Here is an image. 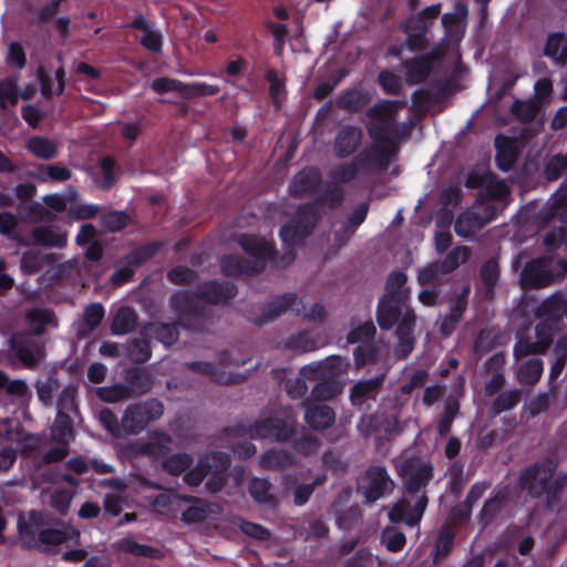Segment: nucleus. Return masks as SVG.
I'll use <instances>...</instances> for the list:
<instances>
[{
    "label": "nucleus",
    "mask_w": 567,
    "mask_h": 567,
    "mask_svg": "<svg viewBox=\"0 0 567 567\" xmlns=\"http://www.w3.org/2000/svg\"><path fill=\"white\" fill-rule=\"evenodd\" d=\"M238 293L237 286L229 280H204L193 290H177L171 295L168 305L181 328L198 333H212L216 316L208 306H224Z\"/></svg>",
    "instance_id": "nucleus-1"
},
{
    "label": "nucleus",
    "mask_w": 567,
    "mask_h": 567,
    "mask_svg": "<svg viewBox=\"0 0 567 567\" xmlns=\"http://www.w3.org/2000/svg\"><path fill=\"white\" fill-rule=\"evenodd\" d=\"M320 219V214L315 203L300 205L293 216L279 229V237L286 247L280 260L275 261V268L284 269L291 265L296 257V246L309 237Z\"/></svg>",
    "instance_id": "nucleus-2"
},
{
    "label": "nucleus",
    "mask_w": 567,
    "mask_h": 567,
    "mask_svg": "<svg viewBox=\"0 0 567 567\" xmlns=\"http://www.w3.org/2000/svg\"><path fill=\"white\" fill-rule=\"evenodd\" d=\"M557 467L558 456L555 454L548 455L522 471L519 486L526 489L533 498L545 495L547 505L551 506L556 503L564 487L563 480L554 478Z\"/></svg>",
    "instance_id": "nucleus-3"
},
{
    "label": "nucleus",
    "mask_w": 567,
    "mask_h": 567,
    "mask_svg": "<svg viewBox=\"0 0 567 567\" xmlns=\"http://www.w3.org/2000/svg\"><path fill=\"white\" fill-rule=\"evenodd\" d=\"M399 102L382 100L367 111V131L373 142L396 143L391 135L395 132V113Z\"/></svg>",
    "instance_id": "nucleus-4"
},
{
    "label": "nucleus",
    "mask_w": 567,
    "mask_h": 567,
    "mask_svg": "<svg viewBox=\"0 0 567 567\" xmlns=\"http://www.w3.org/2000/svg\"><path fill=\"white\" fill-rule=\"evenodd\" d=\"M164 404L158 399H148L130 404L122 415V427L126 435H137L146 426L162 417Z\"/></svg>",
    "instance_id": "nucleus-5"
},
{
    "label": "nucleus",
    "mask_w": 567,
    "mask_h": 567,
    "mask_svg": "<svg viewBox=\"0 0 567 567\" xmlns=\"http://www.w3.org/2000/svg\"><path fill=\"white\" fill-rule=\"evenodd\" d=\"M198 462L206 472V491L213 494L223 491L228 482L230 456L225 452L213 451L200 456Z\"/></svg>",
    "instance_id": "nucleus-6"
},
{
    "label": "nucleus",
    "mask_w": 567,
    "mask_h": 567,
    "mask_svg": "<svg viewBox=\"0 0 567 567\" xmlns=\"http://www.w3.org/2000/svg\"><path fill=\"white\" fill-rule=\"evenodd\" d=\"M398 151L396 143L373 142L363 148L354 158L363 173L385 172Z\"/></svg>",
    "instance_id": "nucleus-7"
},
{
    "label": "nucleus",
    "mask_w": 567,
    "mask_h": 567,
    "mask_svg": "<svg viewBox=\"0 0 567 567\" xmlns=\"http://www.w3.org/2000/svg\"><path fill=\"white\" fill-rule=\"evenodd\" d=\"M238 244L249 256L248 259H250V262L259 272H262L266 269L268 261L272 267H275V261L280 260L281 254L276 250L275 246L256 235H240Z\"/></svg>",
    "instance_id": "nucleus-8"
},
{
    "label": "nucleus",
    "mask_w": 567,
    "mask_h": 567,
    "mask_svg": "<svg viewBox=\"0 0 567 567\" xmlns=\"http://www.w3.org/2000/svg\"><path fill=\"white\" fill-rule=\"evenodd\" d=\"M470 285H464L461 291L449 301V312L436 322L439 333L449 338L456 330L468 306Z\"/></svg>",
    "instance_id": "nucleus-9"
},
{
    "label": "nucleus",
    "mask_w": 567,
    "mask_h": 567,
    "mask_svg": "<svg viewBox=\"0 0 567 567\" xmlns=\"http://www.w3.org/2000/svg\"><path fill=\"white\" fill-rule=\"evenodd\" d=\"M322 184L323 178L320 169L316 166H305L290 179L288 193L293 198L318 195L321 192Z\"/></svg>",
    "instance_id": "nucleus-10"
},
{
    "label": "nucleus",
    "mask_w": 567,
    "mask_h": 567,
    "mask_svg": "<svg viewBox=\"0 0 567 567\" xmlns=\"http://www.w3.org/2000/svg\"><path fill=\"white\" fill-rule=\"evenodd\" d=\"M295 433V429L288 422L279 417H266L255 422L249 427L252 439L270 440L272 442H286Z\"/></svg>",
    "instance_id": "nucleus-11"
},
{
    "label": "nucleus",
    "mask_w": 567,
    "mask_h": 567,
    "mask_svg": "<svg viewBox=\"0 0 567 567\" xmlns=\"http://www.w3.org/2000/svg\"><path fill=\"white\" fill-rule=\"evenodd\" d=\"M427 503L429 498L424 492L417 498L413 507L410 506V502L406 498H401L389 512V519L394 524L404 523L408 526L413 527L422 519L427 507Z\"/></svg>",
    "instance_id": "nucleus-12"
},
{
    "label": "nucleus",
    "mask_w": 567,
    "mask_h": 567,
    "mask_svg": "<svg viewBox=\"0 0 567 567\" xmlns=\"http://www.w3.org/2000/svg\"><path fill=\"white\" fill-rule=\"evenodd\" d=\"M408 311H413L406 300L381 297L377 306V322L382 330H391L399 326Z\"/></svg>",
    "instance_id": "nucleus-13"
},
{
    "label": "nucleus",
    "mask_w": 567,
    "mask_h": 567,
    "mask_svg": "<svg viewBox=\"0 0 567 567\" xmlns=\"http://www.w3.org/2000/svg\"><path fill=\"white\" fill-rule=\"evenodd\" d=\"M440 59V52L432 50L429 53L405 60L403 62L405 82L410 85L424 82L431 74L434 63Z\"/></svg>",
    "instance_id": "nucleus-14"
},
{
    "label": "nucleus",
    "mask_w": 567,
    "mask_h": 567,
    "mask_svg": "<svg viewBox=\"0 0 567 567\" xmlns=\"http://www.w3.org/2000/svg\"><path fill=\"white\" fill-rule=\"evenodd\" d=\"M509 502L507 486H497L488 498L485 499L481 511L476 515L477 523L483 529L491 526Z\"/></svg>",
    "instance_id": "nucleus-15"
},
{
    "label": "nucleus",
    "mask_w": 567,
    "mask_h": 567,
    "mask_svg": "<svg viewBox=\"0 0 567 567\" xmlns=\"http://www.w3.org/2000/svg\"><path fill=\"white\" fill-rule=\"evenodd\" d=\"M368 485L363 487L365 503H374L394 487L385 467L373 465L365 471Z\"/></svg>",
    "instance_id": "nucleus-16"
},
{
    "label": "nucleus",
    "mask_w": 567,
    "mask_h": 567,
    "mask_svg": "<svg viewBox=\"0 0 567 567\" xmlns=\"http://www.w3.org/2000/svg\"><path fill=\"white\" fill-rule=\"evenodd\" d=\"M363 132L355 125H344L336 134L333 154L337 158L353 155L362 144Z\"/></svg>",
    "instance_id": "nucleus-17"
},
{
    "label": "nucleus",
    "mask_w": 567,
    "mask_h": 567,
    "mask_svg": "<svg viewBox=\"0 0 567 567\" xmlns=\"http://www.w3.org/2000/svg\"><path fill=\"white\" fill-rule=\"evenodd\" d=\"M551 272L540 258L529 260L520 272L519 282L524 289H539L550 285Z\"/></svg>",
    "instance_id": "nucleus-18"
},
{
    "label": "nucleus",
    "mask_w": 567,
    "mask_h": 567,
    "mask_svg": "<svg viewBox=\"0 0 567 567\" xmlns=\"http://www.w3.org/2000/svg\"><path fill=\"white\" fill-rule=\"evenodd\" d=\"M566 297L556 292L544 299L535 309V318L560 328L565 317Z\"/></svg>",
    "instance_id": "nucleus-19"
},
{
    "label": "nucleus",
    "mask_w": 567,
    "mask_h": 567,
    "mask_svg": "<svg viewBox=\"0 0 567 567\" xmlns=\"http://www.w3.org/2000/svg\"><path fill=\"white\" fill-rule=\"evenodd\" d=\"M415 313L414 311H408L404 318L400 321L396 327L398 342L394 346L393 352L398 360H403L410 355L414 348L413 331L415 327Z\"/></svg>",
    "instance_id": "nucleus-20"
},
{
    "label": "nucleus",
    "mask_w": 567,
    "mask_h": 567,
    "mask_svg": "<svg viewBox=\"0 0 567 567\" xmlns=\"http://www.w3.org/2000/svg\"><path fill=\"white\" fill-rule=\"evenodd\" d=\"M305 406V421L309 427L322 431L333 425L336 413L331 406L324 403L310 402V400L306 402Z\"/></svg>",
    "instance_id": "nucleus-21"
},
{
    "label": "nucleus",
    "mask_w": 567,
    "mask_h": 567,
    "mask_svg": "<svg viewBox=\"0 0 567 567\" xmlns=\"http://www.w3.org/2000/svg\"><path fill=\"white\" fill-rule=\"evenodd\" d=\"M296 302L297 296L293 292L277 296L274 300L269 301L264 311L256 318H252L251 321L258 327L268 324L288 311Z\"/></svg>",
    "instance_id": "nucleus-22"
},
{
    "label": "nucleus",
    "mask_w": 567,
    "mask_h": 567,
    "mask_svg": "<svg viewBox=\"0 0 567 567\" xmlns=\"http://www.w3.org/2000/svg\"><path fill=\"white\" fill-rule=\"evenodd\" d=\"M123 379L132 399L148 393L153 388V377L145 368H127L123 371Z\"/></svg>",
    "instance_id": "nucleus-23"
},
{
    "label": "nucleus",
    "mask_w": 567,
    "mask_h": 567,
    "mask_svg": "<svg viewBox=\"0 0 567 567\" xmlns=\"http://www.w3.org/2000/svg\"><path fill=\"white\" fill-rule=\"evenodd\" d=\"M385 380V373L368 380L358 381L350 391L352 405L361 408L368 400H375Z\"/></svg>",
    "instance_id": "nucleus-24"
},
{
    "label": "nucleus",
    "mask_w": 567,
    "mask_h": 567,
    "mask_svg": "<svg viewBox=\"0 0 567 567\" xmlns=\"http://www.w3.org/2000/svg\"><path fill=\"white\" fill-rule=\"evenodd\" d=\"M178 327L181 324L176 322H151L141 332V336L152 337L161 342L165 348H169L175 344L179 338Z\"/></svg>",
    "instance_id": "nucleus-25"
},
{
    "label": "nucleus",
    "mask_w": 567,
    "mask_h": 567,
    "mask_svg": "<svg viewBox=\"0 0 567 567\" xmlns=\"http://www.w3.org/2000/svg\"><path fill=\"white\" fill-rule=\"evenodd\" d=\"M31 236L37 245L43 247L63 248L68 244L66 231L55 225L34 227Z\"/></svg>",
    "instance_id": "nucleus-26"
},
{
    "label": "nucleus",
    "mask_w": 567,
    "mask_h": 567,
    "mask_svg": "<svg viewBox=\"0 0 567 567\" xmlns=\"http://www.w3.org/2000/svg\"><path fill=\"white\" fill-rule=\"evenodd\" d=\"M434 467L431 462H419L404 480V488L409 494H416L424 489L433 478Z\"/></svg>",
    "instance_id": "nucleus-27"
},
{
    "label": "nucleus",
    "mask_w": 567,
    "mask_h": 567,
    "mask_svg": "<svg viewBox=\"0 0 567 567\" xmlns=\"http://www.w3.org/2000/svg\"><path fill=\"white\" fill-rule=\"evenodd\" d=\"M43 524V514L34 509H32L29 513V522H24L21 519L18 522V532L21 539L22 548L28 550L38 548L37 533L39 530L37 529V527H40Z\"/></svg>",
    "instance_id": "nucleus-28"
},
{
    "label": "nucleus",
    "mask_w": 567,
    "mask_h": 567,
    "mask_svg": "<svg viewBox=\"0 0 567 567\" xmlns=\"http://www.w3.org/2000/svg\"><path fill=\"white\" fill-rule=\"evenodd\" d=\"M343 365V359L339 355L328 357L319 363H311L301 369V375L310 380L324 378L326 375L334 377L340 373Z\"/></svg>",
    "instance_id": "nucleus-29"
},
{
    "label": "nucleus",
    "mask_w": 567,
    "mask_h": 567,
    "mask_svg": "<svg viewBox=\"0 0 567 567\" xmlns=\"http://www.w3.org/2000/svg\"><path fill=\"white\" fill-rule=\"evenodd\" d=\"M173 439L165 432H158L154 437L140 446V453L154 461L166 460L172 452Z\"/></svg>",
    "instance_id": "nucleus-30"
},
{
    "label": "nucleus",
    "mask_w": 567,
    "mask_h": 567,
    "mask_svg": "<svg viewBox=\"0 0 567 567\" xmlns=\"http://www.w3.org/2000/svg\"><path fill=\"white\" fill-rule=\"evenodd\" d=\"M496 155L495 164L502 172H508L517 161V150L514 142L503 135H498L495 141Z\"/></svg>",
    "instance_id": "nucleus-31"
},
{
    "label": "nucleus",
    "mask_w": 567,
    "mask_h": 567,
    "mask_svg": "<svg viewBox=\"0 0 567 567\" xmlns=\"http://www.w3.org/2000/svg\"><path fill=\"white\" fill-rule=\"evenodd\" d=\"M220 270L226 276H239V275H258L255 266L250 262V259L241 257L239 255H225L220 259Z\"/></svg>",
    "instance_id": "nucleus-32"
},
{
    "label": "nucleus",
    "mask_w": 567,
    "mask_h": 567,
    "mask_svg": "<svg viewBox=\"0 0 567 567\" xmlns=\"http://www.w3.org/2000/svg\"><path fill=\"white\" fill-rule=\"evenodd\" d=\"M51 439L59 445H70L74 440L73 420L71 415L56 413L50 429Z\"/></svg>",
    "instance_id": "nucleus-33"
},
{
    "label": "nucleus",
    "mask_w": 567,
    "mask_h": 567,
    "mask_svg": "<svg viewBox=\"0 0 567 567\" xmlns=\"http://www.w3.org/2000/svg\"><path fill=\"white\" fill-rule=\"evenodd\" d=\"M13 352L23 367L30 370L37 369L43 357L42 349L35 342H18L13 346Z\"/></svg>",
    "instance_id": "nucleus-34"
},
{
    "label": "nucleus",
    "mask_w": 567,
    "mask_h": 567,
    "mask_svg": "<svg viewBox=\"0 0 567 567\" xmlns=\"http://www.w3.org/2000/svg\"><path fill=\"white\" fill-rule=\"evenodd\" d=\"M408 276L403 271L391 272L385 281L384 293L381 297L406 300L410 299V290L405 287Z\"/></svg>",
    "instance_id": "nucleus-35"
},
{
    "label": "nucleus",
    "mask_w": 567,
    "mask_h": 567,
    "mask_svg": "<svg viewBox=\"0 0 567 567\" xmlns=\"http://www.w3.org/2000/svg\"><path fill=\"white\" fill-rule=\"evenodd\" d=\"M259 464L264 470H280L293 465L295 456L286 450L270 449L260 455Z\"/></svg>",
    "instance_id": "nucleus-36"
},
{
    "label": "nucleus",
    "mask_w": 567,
    "mask_h": 567,
    "mask_svg": "<svg viewBox=\"0 0 567 567\" xmlns=\"http://www.w3.org/2000/svg\"><path fill=\"white\" fill-rule=\"evenodd\" d=\"M370 102V97L367 93L361 91L349 89L343 91L337 99V106L349 113H357L363 110Z\"/></svg>",
    "instance_id": "nucleus-37"
},
{
    "label": "nucleus",
    "mask_w": 567,
    "mask_h": 567,
    "mask_svg": "<svg viewBox=\"0 0 567 567\" xmlns=\"http://www.w3.org/2000/svg\"><path fill=\"white\" fill-rule=\"evenodd\" d=\"M184 367L194 373H198L202 375L210 377L214 381L219 384H229L231 383V378L225 371H223L218 365L212 362L206 361H190L185 362Z\"/></svg>",
    "instance_id": "nucleus-38"
},
{
    "label": "nucleus",
    "mask_w": 567,
    "mask_h": 567,
    "mask_svg": "<svg viewBox=\"0 0 567 567\" xmlns=\"http://www.w3.org/2000/svg\"><path fill=\"white\" fill-rule=\"evenodd\" d=\"M272 484L267 478L254 477L248 486L249 495L260 505L274 506L276 496L271 493Z\"/></svg>",
    "instance_id": "nucleus-39"
},
{
    "label": "nucleus",
    "mask_w": 567,
    "mask_h": 567,
    "mask_svg": "<svg viewBox=\"0 0 567 567\" xmlns=\"http://www.w3.org/2000/svg\"><path fill=\"white\" fill-rule=\"evenodd\" d=\"M501 269L496 258H488L480 269V280L485 290L486 297L494 295L495 287L499 280Z\"/></svg>",
    "instance_id": "nucleus-40"
},
{
    "label": "nucleus",
    "mask_w": 567,
    "mask_h": 567,
    "mask_svg": "<svg viewBox=\"0 0 567 567\" xmlns=\"http://www.w3.org/2000/svg\"><path fill=\"white\" fill-rule=\"evenodd\" d=\"M137 315L130 307H121L114 315L111 331L113 334H126L135 329Z\"/></svg>",
    "instance_id": "nucleus-41"
},
{
    "label": "nucleus",
    "mask_w": 567,
    "mask_h": 567,
    "mask_svg": "<svg viewBox=\"0 0 567 567\" xmlns=\"http://www.w3.org/2000/svg\"><path fill=\"white\" fill-rule=\"evenodd\" d=\"M543 370L544 364L540 359H529L518 368L517 380L522 385L533 386L540 380Z\"/></svg>",
    "instance_id": "nucleus-42"
},
{
    "label": "nucleus",
    "mask_w": 567,
    "mask_h": 567,
    "mask_svg": "<svg viewBox=\"0 0 567 567\" xmlns=\"http://www.w3.org/2000/svg\"><path fill=\"white\" fill-rule=\"evenodd\" d=\"M116 547L120 551L131 554L136 557H146L152 559L161 557V550L158 548L140 544L131 537L120 539Z\"/></svg>",
    "instance_id": "nucleus-43"
},
{
    "label": "nucleus",
    "mask_w": 567,
    "mask_h": 567,
    "mask_svg": "<svg viewBox=\"0 0 567 567\" xmlns=\"http://www.w3.org/2000/svg\"><path fill=\"white\" fill-rule=\"evenodd\" d=\"M127 358L134 363H145L152 357L151 340L147 336L134 338L127 343Z\"/></svg>",
    "instance_id": "nucleus-44"
},
{
    "label": "nucleus",
    "mask_w": 567,
    "mask_h": 567,
    "mask_svg": "<svg viewBox=\"0 0 567 567\" xmlns=\"http://www.w3.org/2000/svg\"><path fill=\"white\" fill-rule=\"evenodd\" d=\"M460 413V402L456 398L450 395L444 402L443 413L437 421V433L441 437L446 436L452 429V424Z\"/></svg>",
    "instance_id": "nucleus-45"
},
{
    "label": "nucleus",
    "mask_w": 567,
    "mask_h": 567,
    "mask_svg": "<svg viewBox=\"0 0 567 567\" xmlns=\"http://www.w3.org/2000/svg\"><path fill=\"white\" fill-rule=\"evenodd\" d=\"M343 202V188L333 182H329L326 185L324 192L322 194L319 193L313 203L317 208L318 205H327L329 209L336 210L342 206Z\"/></svg>",
    "instance_id": "nucleus-46"
},
{
    "label": "nucleus",
    "mask_w": 567,
    "mask_h": 567,
    "mask_svg": "<svg viewBox=\"0 0 567 567\" xmlns=\"http://www.w3.org/2000/svg\"><path fill=\"white\" fill-rule=\"evenodd\" d=\"M471 248L467 246H456L451 249L441 262H439L440 271L442 275L453 272L462 262H465L471 257Z\"/></svg>",
    "instance_id": "nucleus-47"
},
{
    "label": "nucleus",
    "mask_w": 567,
    "mask_h": 567,
    "mask_svg": "<svg viewBox=\"0 0 567 567\" xmlns=\"http://www.w3.org/2000/svg\"><path fill=\"white\" fill-rule=\"evenodd\" d=\"M162 247L163 243L157 240L141 245L126 256V261L130 266L140 267L156 256Z\"/></svg>",
    "instance_id": "nucleus-48"
},
{
    "label": "nucleus",
    "mask_w": 567,
    "mask_h": 567,
    "mask_svg": "<svg viewBox=\"0 0 567 567\" xmlns=\"http://www.w3.org/2000/svg\"><path fill=\"white\" fill-rule=\"evenodd\" d=\"M27 150L35 157L41 159H52L58 155L56 145L43 136H32L27 143Z\"/></svg>",
    "instance_id": "nucleus-49"
},
{
    "label": "nucleus",
    "mask_w": 567,
    "mask_h": 567,
    "mask_svg": "<svg viewBox=\"0 0 567 567\" xmlns=\"http://www.w3.org/2000/svg\"><path fill=\"white\" fill-rule=\"evenodd\" d=\"M341 393V385L336 380L328 378L319 381L311 391V402L323 403L334 399Z\"/></svg>",
    "instance_id": "nucleus-50"
},
{
    "label": "nucleus",
    "mask_w": 567,
    "mask_h": 567,
    "mask_svg": "<svg viewBox=\"0 0 567 567\" xmlns=\"http://www.w3.org/2000/svg\"><path fill=\"white\" fill-rule=\"evenodd\" d=\"M104 315V307L100 302L86 306L83 311V321L79 333L87 334L95 330L102 322Z\"/></svg>",
    "instance_id": "nucleus-51"
},
{
    "label": "nucleus",
    "mask_w": 567,
    "mask_h": 567,
    "mask_svg": "<svg viewBox=\"0 0 567 567\" xmlns=\"http://www.w3.org/2000/svg\"><path fill=\"white\" fill-rule=\"evenodd\" d=\"M35 177L43 183L66 182L72 177V171L59 164L40 165Z\"/></svg>",
    "instance_id": "nucleus-52"
},
{
    "label": "nucleus",
    "mask_w": 567,
    "mask_h": 567,
    "mask_svg": "<svg viewBox=\"0 0 567 567\" xmlns=\"http://www.w3.org/2000/svg\"><path fill=\"white\" fill-rule=\"evenodd\" d=\"M455 532L450 526H443L437 535V539L435 542V555L434 563H440L444 558H446L452 548L454 546Z\"/></svg>",
    "instance_id": "nucleus-53"
},
{
    "label": "nucleus",
    "mask_w": 567,
    "mask_h": 567,
    "mask_svg": "<svg viewBox=\"0 0 567 567\" xmlns=\"http://www.w3.org/2000/svg\"><path fill=\"white\" fill-rule=\"evenodd\" d=\"M412 23V27H408L409 30L405 31L408 45L411 51L424 50L429 44L425 22L422 19H415Z\"/></svg>",
    "instance_id": "nucleus-54"
},
{
    "label": "nucleus",
    "mask_w": 567,
    "mask_h": 567,
    "mask_svg": "<svg viewBox=\"0 0 567 567\" xmlns=\"http://www.w3.org/2000/svg\"><path fill=\"white\" fill-rule=\"evenodd\" d=\"M540 110V104L534 100H516L511 106V113L523 123L533 122Z\"/></svg>",
    "instance_id": "nucleus-55"
},
{
    "label": "nucleus",
    "mask_w": 567,
    "mask_h": 567,
    "mask_svg": "<svg viewBox=\"0 0 567 567\" xmlns=\"http://www.w3.org/2000/svg\"><path fill=\"white\" fill-rule=\"evenodd\" d=\"M359 171H361L360 166L358 165L355 158L348 163H342L337 166H334L329 172V177L332 179L333 183H340V184H348L355 179V177L359 174Z\"/></svg>",
    "instance_id": "nucleus-56"
},
{
    "label": "nucleus",
    "mask_w": 567,
    "mask_h": 567,
    "mask_svg": "<svg viewBox=\"0 0 567 567\" xmlns=\"http://www.w3.org/2000/svg\"><path fill=\"white\" fill-rule=\"evenodd\" d=\"M523 392L519 389L505 391L493 401L492 411L498 415L505 411L514 409L522 400Z\"/></svg>",
    "instance_id": "nucleus-57"
},
{
    "label": "nucleus",
    "mask_w": 567,
    "mask_h": 567,
    "mask_svg": "<svg viewBox=\"0 0 567 567\" xmlns=\"http://www.w3.org/2000/svg\"><path fill=\"white\" fill-rule=\"evenodd\" d=\"M19 212L22 214L25 220L31 223H40L49 219V209L39 202H22L19 205Z\"/></svg>",
    "instance_id": "nucleus-58"
},
{
    "label": "nucleus",
    "mask_w": 567,
    "mask_h": 567,
    "mask_svg": "<svg viewBox=\"0 0 567 567\" xmlns=\"http://www.w3.org/2000/svg\"><path fill=\"white\" fill-rule=\"evenodd\" d=\"M97 398L106 403H115L124 400H131L128 389L124 383H115L109 386H101L96 389Z\"/></svg>",
    "instance_id": "nucleus-59"
},
{
    "label": "nucleus",
    "mask_w": 567,
    "mask_h": 567,
    "mask_svg": "<svg viewBox=\"0 0 567 567\" xmlns=\"http://www.w3.org/2000/svg\"><path fill=\"white\" fill-rule=\"evenodd\" d=\"M47 262H49L48 255L27 250L21 256L20 268L23 274L33 275L39 272Z\"/></svg>",
    "instance_id": "nucleus-60"
},
{
    "label": "nucleus",
    "mask_w": 567,
    "mask_h": 567,
    "mask_svg": "<svg viewBox=\"0 0 567 567\" xmlns=\"http://www.w3.org/2000/svg\"><path fill=\"white\" fill-rule=\"evenodd\" d=\"M193 463V457L187 453L168 455L162 464V468L171 475L184 473Z\"/></svg>",
    "instance_id": "nucleus-61"
},
{
    "label": "nucleus",
    "mask_w": 567,
    "mask_h": 567,
    "mask_svg": "<svg viewBox=\"0 0 567 567\" xmlns=\"http://www.w3.org/2000/svg\"><path fill=\"white\" fill-rule=\"evenodd\" d=\"M28 321L33 327L35 336L44 332L45 326L54 321V313L49 309H31L27 315Z\"/></svg>",
    "instance_id": "nucleus-62"
},
{
    "label": "nucleus",
    "mask_w": 567,
    "mask_h": 567,
    "mask_svg": "<svg viewBox=\"0 0 567 567\" xmlns=\"http://www.w3.org/2000/svg\"><path fill=\"white\" fill-rule=\"evenodd\" d=\"M220 92L218 85L205 82L184 83L183 99L192 100L196 97L214 96Z\"/></svg>",
    "instance_id": "nucleus-63"
},
{
    "label": "nucleus",
    "mask_w": 567,
    "mask_h": 567,
    "mask_svg": "<svg viewBox=\"0 0 567 567\" xmlns=\"http://www.w3.org/2000/svg\"><path fill=\"white\" fill-rule=\"evenodd\" d=\"M130 221V216L124 210H112L101 217V226L110 233L123 230Z\"/></svg>",
    "instance_id": "nucleus-64"
}]
</instances>
